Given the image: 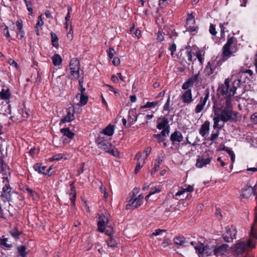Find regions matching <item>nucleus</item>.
Listing matches in <instances>:
<instances>
[{"mask_svg":"<svg viewBox=\"0 0 257 257\" xmlns=\"http://www.w3.org/2000/svg\"><path fill=\"white\" fill-rule=\"evenodd\" d=\"M236 88L233 86L230 88L229 96L226 99L221 98L219 101H217L214 97L212 99L213 103V109L214 112L215 116L213 120V128H221L224 124L219 125V121H222L224 122L229 120H235L236 119L237 112H233L232 106L231 103V96L235 94Z\"/></svg>","mask_w":257,"mask_h":257,"instance_id":"1","label":"nucleus"},{"mask_svg":"<svg viewBox=\"0 0 257 257\" xmlns=\"http://www.w3.org/2000/svg\"><path fill=\"white\" fill-rule=\"evenodd\" d=\"M237 50L236 39L233 37L228 38L226 43L222 48V55L224 57H229Z\"/></svg>","mask_w":257,"mask_h":257,"instance_id":"2","label":"nucleus"},{"mask_svg":"<svg viewBox=\"0 0 257 257\" xmlns=\"http://www.w3.org/2000/svg\"><path fill=\"white\" fill-rule=\"evenodd\" d=\"M5 184L0 190V197L5 202H10L12 200V196L15 192L10 185V180H6Z\"/></svg>","mask_w":257,"mask_h":257,"instance_id":"3","label":"nucleus"},{"mask_svg":"<svg viewBox=\"0 0 257 257\" xmlns=\"http://www.w3.org/2000/svg\"><path fill=\"white\" fill-rule=\"evenodd\" d=\"M144 197L142 194L138 196H128L126 199L127 203L125 205L126 210L134 209L140 207L143 202Z\"/></svg>","mask_w":257,"mask_h":257,"instance_id":"4","label":"nucleus"},{"mask_svg":"<svg viewBox=\"0 0 257 257\" xmlns=\"http://www.w3.org/2000/svg\"><path fill=\"white\" fill-rule=\"evenodd\" d=\"M229 79L227 78L225 79L224 82L223 84L219 86L217 89V95L218 96V99L217 101H219L221 98L226 99L227 97L229 96L230 92V89L229 88Z\"/></svg>","mask_w":257,"mask_h":257,"instance_id":"5","label":"nucleus"},{"mask_svg":"<svg viewBox=\"0 0 257 257\" xmlns=\"http://www.w3.org/2000/svg\"><path fill=\"white\" fill-rule=\"evenodd\" d=\"M70 74L73 78L77 79L79 78L80 62L78 58H72L69 63Z\"/></svg>","mask_w":257,"mask_h":257,"instance_id":"6","label":"nucleus"},{"mask_svg":"<svg viewBox=\"0 0 257 257\" xmlns=\"http://www.w3.org/2000/svg\"><path fill=\"white\" fill-rule=\"evenodd\" d=\"M218 63L215 61H209L205 68V71L208 77H213L218 71Z\"/></svg>","mask_w":257,"mask_h":257,"instance_id":"7","label":"nucleus"},{"mask_svg":"<svg viewBox=\"0 0 257 257\" xmlns=\"http://www.w3.org/2000/svg\"><path fill=\"white\" fill-rule=\"evenodd\" d=\"M209 90L207 89L204 90L203 93L200 97V101L198 104L195 107V112L196 113H198L202 111L209 98Z\"/></svg>","mask_w":257,"mask_h":257,"instance_id":"8","label":"nucleus"},{"mask_svg":"<svg viewBox=\"0 0 257 257\" xmlns=\"http://www.w3.org/2000/svg\"><path fill=\"white\" fill-rule=\"evenodd\" d=\"M200 74L199 71L196 74L189 77L182 85L183 90L191 89L190 87H193L194 84H198V78Z\"/></svg>","mask_w":257,"mask_h":257,"instance_id":"9","label":"nucleus"},{"mask_svg":"<svg viewBox=\"0 0 257 257\" xmlns=\"http://www.w3.org/2000/svg\"><path fill=\"white\" fill-rule=\"evenodd\" d=\"M164 157L165 154L163 151H162L161 152L159 153L157 158L155 160L154 166L150 171L151 176H153L156 172L160 168V165L162 164Z\"/></svg>","mask_w":257,"mask_h":257,"instance_id":"10","label":"nucleus"},{"mask_svg":"<svg viewBox=\"0 0 257 257\" xmlns=\"http://www.w3.org/2000/svg\"><path fill=\"white\" fill-rule=\"evenodd\" d=\"M170 139L173 145H179L183 141V137L180 131H175L171 135Z\"/></svg>","mask_w":257,"mask_h":257,"instance_id":"11","label":"nucleus"},{"mask_svg":"<svg viewBox=\"0 0 257 257\" xmlns=\"http://www.w3.org/2000/svg\"><path fill=\"white\" fill-rule=\"evenodd\" d=\"M236 231L234 227L226 229V231L223 234L224 240L227 242H231L235 238Z\"/></svg>","mask_w":257,"mask_h":257,"instance_id":"12","label":"nucleus"},{"mask_svg":"<svg viewBox=\"0 0 257 257\" xmlns=\"http://www.w3.org/2000/svg\"><path fill=\"white\" fill-rule=\"evenodd\" d=\"M108 220V217L103 214H101L99 216L97 226L99 232H104L105 228V224Z\"/></svg>","mask_w":257,"mask_h":257,"instance_id":"13","label":"nucleus"},{"mask_svg":"<svg viewBox=\"0 0 257 257\" xmlns=\"http://www.w3.org/2000/svg\"><path fill=\"white\" fill-rule=\"evenodd\" d=\"M16 26L17 28V36L19 39H23L25 36V32L23 29V21L21 19H18L16 22Z\"/></svg>","mask_w":257,"mask_h":257,"instance_id":"14","label":"nucleus"},{"mask_svg":"<svg viewBox=\"0 0 257 257\" xmlns=\"http://www.w3.org/2000/svg\"><path fill=\"white\" fill-rule=\"evenodd\" d=\"M229 245L227 244H223L213 249V254L216 256L224 254L228 250Z\"/></svg>","mask_w":257,"mask_h":257,"instance_id":"15","label":"nucleus"},{"mask_svg":"<svg viewBox=\"0 0 257 257\" xmlns=\"http://www.w3.org/2000/svg\"><path fill=\"white\" fill-rule=\"evenodd\" d=\"M181 98L184 103L187 104L191 103L193 101L191 89L186 90L181 95Z\"/></svg>","mask_w":257,"mask_h":257,"instance_id":"16","label":"nucleus"},{"mask_svg":"<svg viewBox=\"0 0 257 257\" xmlns=\"http://www.w3.org/2000/svg\"><path fill=\"white\" fill-rule=\"evenodd\" d=\"M211 159L210 157L204 158L203 157L198 156V159L196 160V167L198 168H202L204 166H206L207 164H210Z\"/></svg>","mask_w":257,"mask_h":257,"instance_id":"17","label":"nucleus"},{"mask_svg":"<svg viewBox=\"0 0 257 257\" xmlns=\"http://www.w3.org/2000/svg\"><path fill=\"white\" fill-rule=\"evenodd\" d=\"M157 128L160 130L164 128H167L168 125L169 120L166 117H159L157 121Z\"/></svg>","mask_w":257,"mask_h":257,"instance_id":"18","label":"nucleus"},{"mask_svg":"<svg viewBox=\"0 0 257 257\" xmlns=\"http://www.w3.org/2000/svg\"><path fill=\"white\" fill-rule=\"evenodd\" d=\"M210 122L206 120L201 126L199 129V134L202 137H205L208 134L209 131Z\"/></svg>","mask_w":257,"mask_h":257,"instance_id":"19","label":"nucleus"},{"mask_svg":"<svg viewBox=\"0 0 257 257\" xmlns=\"http://www.w3.org/2000/svg\"><path fill=\"white\" fill-rule=\"evenodd\" d=\"M74 110H73V112H71L70 109L67 110V114L60 119V122H69L74 120L75 118L74 115Z\"/></svg>","mask_w":257,"mask_h":257,"instance_id":"20","label":"nucleus"},{"mask_svg":"<svg viewBox=\"0 0 257 257\" xmlns=\"http://www.w3.org/2000/svg\"><path fill=\"white\" fill-rule=\"evenodd\" d=\"M231 253L235 257H239L241 254V241L238 240L237 242L232 247Z\"/></svg>","mask_w":257,"mask_h":257,"instance_id":"21","label":"nucleus"},{"mask_svg":"<svg viewBox=\"0 0 257 257\" xmlns=\"http://www.w3.org/2000/svg\"><path fill=\"white\" fill-rule=\"evenodd\" d=\"M114 132V126L113 124H109L101 132L103 135L108 137L112 136Z\"/></svg>","mask_w":257,"mask_h":257,"instance_id":"22","label":"nucleus"},{"mask_svg":"<svg viewBox=\"0 0 257 257\" xmlns=\"http://www.w3.org/2000/svg\"><path fill=\"white\" fill-rule=\"evenodd\" d=\"M60 133L64 136H66L70 139H73L75 136V134L70 130L69 127L61 128L60 130Z\"/></svg>","mask_w":257,"mask_h":257,"instance_id":"23","label":"nucleus"},{"mask_svg":"<svg viewBox=\"0 0 257 257\" xmlns=\"http://www.w3.org/2000/svg\"><path fill=\"white\" fill-rule=\"evenodd\" d=\"M34 170L40 174L45 175L46 166H42V164L36 163L33 166Z\"/></svg>","mask_w":257,"mask_h":257,"instance_id":"24","label":"nucleus"},{"mask_svg":"<svg viewBox=\"0 0 257 257\" xmlns=\"http://www.w3.org/2000/svg\"><path fill=\"white\" fill-rule=\"evenodd\" d=\"M255 246V243L251 239H248L246 243L242 242V252L246 250L248 248H254Z\"/></svg>","mask_w":257,"mask_h":257,"instance_id":"25","label":"nucleus"},{"mask_svg":"<svg viewBox=\"0 0 257 257\" xmlns=\"http://www.w3.org/2000/svg\"><path fill=\"white\" fill-rule=\"evenodd\" d=\"M257 229V218L254 220V223L252 225L249 232V236L255 239H257V233L256 230Z\"/></svg>","mask_w":257,"mask_h":257,"instance_id":"26","label":"nucleus"},{"mask_svg":"<svg viewBox=\"0 0 257 257\" xmlns=\"http://www.w3.org/2000/svg\"><path fill=\"white\" fill-rule=\"evenodd\" d=\"M202 246H203V244L201 243L199 246H195L196 251L197 252L198 254L204 253L206 254L207 255H209V254H208V252L206 251V250L208 248V246L205 245L203 247H202Z\"/></svg>","mask_w":257,"mask_h":257,"instance_id":"27","label":"nucleus"},{"mask_svg":"<svg viewBox=\"0 0 257 257\" xmlns=\"http://www.w3.org/2000/svg\"><path fill=\"white\" fill-rule=\"evenodd\" d=\"M202 51L200 50H198L195 53V56H196L197 59L198 60L200 63V67L201 68L203 67V62L204 61V54H202Z\"/></svg>","mask_w":257,"mask_h":257,"instance_id":"28","label":"nucleus"},{"mask_svg":"<svg viewBox=\"0 0 257 257\" xmlns=\"http://www.w3.org/2000/svg\"><path fill=\"white\" fill-rule=\"evenodd\" d=\"M53 64L54 66H57L61 64L62 59L58 54H55L52 57Z\"/></svg>","mask_w":257,"mask_h":257,"instance_id":"29","label":"nucleus"},{"mask_svg":"<svg viewBox=\"0 0 257 257\" xmlns=\"http://www.w3.org/2000/svg\"><path fill=\"white\" fill-rule=\"evenodd\" d=\"M11 93L9 89H2L0 92V99L7 100L10 98Z\"/></svg>","mask_w":257,"mask_h":257,"instance_id":"30","label":"nucleus"},{"mask_svg":"<svg viewBox=\"0 0 257 257\" xmlns=\"http://www.w3.org/2000/svg\"><path fill=\"white\" fill-rule=\"evenodd\" d=\"M144 164H145V158H142L141 156H140L138 160L137 164L135 169V174H137L138 173L140 169L142 167H143Z\"/></svg>","mask_w":257,"mask_h":257,"instance_id":"31","label":"nucleus"},{"mask_svg":"<svg viewBox=\"0 0 257 257\" xmlns=\"http://www.w3.org/2000/svg\"><path fill=\"white\" fill-rule=\"evenodd\" d=\"M52 45L54 47L58 48L59 47V39L57 35L53 32L51 33Z\"/></svg>","mask_w":257,"mask_h":257,"instance_id":"32","label":"nucleus"},{"mask_svg":"<svg viewBox=\"0 0 257 257\" xmlns=\"http://www.w3.org/2000/svg\"><path fill=\"white\" fill-rule=\"evenodd\" d=\"M80 95V103L81 105H85L88 101V96L87 95H85V93H77L76 95V97L77 98Z\"/></svg>","mask_w":257,"mask_h":257,"instance_id":"33","label":"nucleus"},{"mask_svg":"<svg viewBox=\"0 0 257 257\" xmlns=\"http://www.w3.org/2000/svg\"><path fill=\"white\" fill-rule=\"evenodd\" d=\"M107 245L108 247L114 248L117 247L118 243L115 240L114 237L113 236H111L109 237V239L107 241Z\"/></svg>","mask_w":257,"mask_h":257,"instance_id":"34","label":"nucleus"},{"mask_svg":"<svg viewBox=\"0 0 257 257\" xmlns=\"http://www.w3.org/2000/svg\"><path fill=\"white\" fill-rule=\"evenodd\" d=\"M174 242L176 245L180 246H185V243H186L185 238L183 236L175 237L174 239Z\"/></svg>","mask_w":257,"mask_h":257,"instance_id":"35","label":"nucleus"},{"mask_svg":"<svg viewBox=\"0 0 257 257\" xmlns=\"http://www.w3.org/2000/svg\"><path fill=\"white\" fill-rule=\"evenodd\" d=\"M194 190V188L193 186L189 185L185 189H181V190H179L175 194V196H180L181 195L183 194L185 192H192Z\"/></svg>","mask_w":257,"mask_h":257,"instance_id":"36","label":"nucleus"},{"mask_svg":"<svg viewBox=\"0 0 257 257\" xmlns=\"http://www.w3.org/2000/svg\"><path fill=\"white\" fill-rule=\"evenodd\" d=\"M26 246L25 245H20L17 247L18 252L22 257H26L28 252L26 251Z\"/></svg>","mask_w":257,"mask_h":257,"instance_id":"37","label":"nucleus"},{"mask_svg":"<svg viewBox=\"0 0 257 257\" xmlns=\"http://www.w3.org/2000/svg\"><path fill=\"white\" fill-rule=\"evenodd\" d=\"M253 74V72L252 70L250 69L248 70H244L242 69V78L243 77H245L247 78L248 80H250L251 78H252V76Z\"/></svg>","mask_w":257,"mask_h":257,"instance_id":"38","label":"nucleus"},{"mask_svg":"<svg viewBox=\"0 0 257 257\" xmlns=\"http://www.w3.org/2000/svg\"><path fill=\"white\" fill-rule=\"evenodd\" d=\"M253 192V189L251 187H248L244 189L242 196L244 198L248 197Z\"/></svg>","mask_w":257,"mask_h":257,"instance_id":"39","label":"nucleus"},{"mask_svg":"<svg viewBox=\"0 0 257 257\" xmlns=\"http://www.w3.org/2000/svg\"><path fill=\"white\" fill-rule=\"evenodd\" d=\"M158 101H155L153 102H147L145 105L141 106V109H144L146 108H153L156 107L158 104Z\"/></svg>","mask_w":257,"mask_h":257,"instance_id":"40","label":"nucleus"},{"mask_svg":"<svg viewBox=\"0 0 257 257\" xmlns=\"http://www.w3.org/2000/svg\"><path fill=\"white\" fill-rule=\"evenodd\" d=\"M25 4H26L27 10L29 12V15H31L33 13V9L32 8L33 4L32 2L27 0H24Z\"/></svg>","mask_w":257,"mask_h":257,"instance_id":"41","label":"nucleus"},{"mask_svg":"<svg viewBox=\"0 0 257 257\" xmlns=\"http://www.w3.org/2000/svg\"><path fill=\"white\" fill-rule=\"evenodd\" d=\"M111 144L109 143L107 141L99 145V147L101 150H104L106 152H109V149L111 147Z\"/></svg>","mask_w":257,"mask_h":257,"instance_id":"42","label":"nucleus"},{"mask_svg":"<svg viewBox=\"0 0 257 257\" xmlns=\"http://www.w3.org/2000/svg\"><path fill=\"white\" fill-rule=\"evenodd\" d=\"M7 241L8 238H4L2 239L0 238V243L2 245L8 248H11L12 247V244L8 243Z\"/></svg>","mask_w":257,"mask_h":257,"instance_id":"43","label":"nucleus"},{"mask_svg":"<svg viewBox=\"0 0 257 257\" xmlns=\"http://www.w3.org/2000/svg\"><path fill=\"white\" fill-rule=\"evenodd\" d=\"M23 191L25 192L28 193L31 196L34 197L35 195H37L36 192L33 190L31 189L28 186L23 188Z\"/></svg>","mask_w":257,"mask_h":257,"instance_id":"44","label":"nucleus"},{"mask_svg":"<svg viewBox=\"0 0 257 257\" xmlns=\"http://www.w3.org/2000/svg\"><path fill=\"white\" fill-rule=\"evenodd\" d=\"M108 58L110 60L113 58L114 55L116 54L115 51L112 47H109L108 51H107Z\"/></svg>","mask_w":257,"mask_h":257,"instance_id":"45","label":"nucleus"},{"mask_svg":"<svg viewBox=\"0 0 257 257\" xmlns=\"http://www.w3.org/2000/svg\"><path fill=\"white\" fill-rule=\"evenodd\" d=\"M161 186L160 185H158L157 186H155L154 187H152L151 189V190L150 191V195H153L156 193H159L161 191Z\"/></svg>","mask_w":257,"mask_h":257,"instance_id":"46","label":"nucleus"},{"mask_svg":"<svg viewBox=\"0 0 257 257\" xmlns=\"http://www.w3.org/2000/svg\"><path fill=\"white\" fill-rule=\"evenodd\" d=\"M22 232L19 231L17 228H15L10 231V234L13 237L15 238H19V236L21 234Z\"/></svg>","mask_w":257,"mask_h":257,"instance_id":"47","label":"nucleus"},{"mask_svg":"<svg viewBox=\"0 0 257 257\" xmlns=\"http://www.w3.org/2000/svg\"><path fill=\"white\" fill-rule=\"evenodd\" d=\"M217 128V130L215 132H213L212 133V134L210 136V140H211L212 141H214L218 138L219 134V130L221 128Z\"/></svg>","mask_w":257,"mask_h":257,"instance_id":"48","label":"nucleus"},{"mask_svg":"<svg viewBox=\"0 0 257 257\" xmlns=\"http://www.w3.org/2000/svg\"><path fill=\"white\" fill-rule=\"evenodd\" d=\"M162 130V132L159 134L166 139L167 136L169 135L170 133V126H168L167 128H164Z\"/></svg>","mask_w":257,"mask_h":257,"instance_id":"49","label":"nucleus"},{"mask_svg":"<svg viewBox=\"0 0 257 257\" xmlns=\"http://www.w3.org/2000/svg\"><path fill=\"white\" fill-rule=\"evenodd\" d=\"M186 55H187V58H188V61L189 62H193V64H194V62L195 61H196V58H194L193 60V57H192V50H187L186 51Z\"/></svg>","mask_w":257,"mask_h":257,"instance_id":"50","label":"nucleus"},{"mask_svg":"<svg viewBox=\"0 0 257 257\" xmlns=\"http://www.w3.org/2000/svg\"><path fill=\"white\" fill-rule=\"evenodd\" d=\"M70 200L71 201V206L72 209L75 207V200L76 198V194H69Z\"/></svg>","mask_w":257,"mask_h":257,"instance_id":"51","label":"nucleus"},{"mask_svg":"<svg viewBox=\"0 0 257 257\" xmlns=\"http://www.w3.org/2000/svg\"><path fill=\"white\" fill-rule=\"evenodd\" d=\"M209 33L212 35V36H216L217 32L216 31L215 28V25L211 24L209 26Z\"/></svg>","mask_w":257,"mask_h":257,"instance_id":"52","label":"nucleus"},{"mask_svg":"<svg viewBox=\"0 0 257 257\" xmlns=\"http://www.w3.org/2000/svg\"><path fill=\"white\" fill-rule=\"evenodd\" d=\"M106 141H107L104 137H101V135L98 136L96 138V143L99 146L101 144H103V143H105Z\"/></svg>","mask_w":257,"mask_h":257,"instance_id":"53","label":"nucleus"},{"mask_svg":"<svg viewBox=\"0 0 257 257\" xmlns=\"http://www.w3.org/2000/svg\"><path fill=\"white\" fill-rule=\"evenodd\" d=\"M153 137L157 140L158 143L163 142L166 139L165 137L162 136L160 134H154L153 135Z\"/></svg>","mask_w":257,"mask_h":257,"instance_id":"54","label":"nucleus"},{"mask_svg":"<svg viewBox=\"0 0 257 257\" xmlns=\"http://www.w3.org/2000/svg\"><path fill=\"white\" fill-rule=\"evenodd\" d=\"M195 23V21L194 20V17L192 14H188V17L187 18V24L188 25L189 23H191L192 24H194Z\"/></svg>","mask_w":257,"mask_h":257,"instance_id":"55","label":"nucleus"},{"mask_svg":"<svg viewBox=\"0 0 257 257\" xmlns=\"http://www.w3.org/2000/svg\"><path fill=\"white\" fill-rule=\"evenodd\" d=\"M83 78H80L79 79V90L80 91L81 93H85V88L83 86Z\"/></svg>","mask_w":257,"mask_h":257,"instance_id":"56","label":"nucleus"},{"mask_svg":"<svg viewBox=\"0 0 257 257\" xmlns=\"http://www.w3.org/2000/svg\"><path fill=\"white\" fill-rule=\"evenodd\" d=\"M170 96H169L166 102L163 106V110L165 111H170Z\"/></svg>","mask_w":257,"mask_h":257,"instance_id":"57","label":"nucleus"},{"mask_svg":"<svg viewBox=\"0 0 257 257\" xmlns=\"http://www.w3.org/2000/svg\"><path fill=\"white\" fill-rule=\"evenodd\" d=\"M74 181H72L70 183L69 185L70 187L71 192L69 194H76V189L74 185Z\"/></svg>","mask_w":257,"mask_h":257,"instance_id":"58","label":"nucleus"},{"mask_svg":"<svg viewBox=\"0 0 257 257\" xmlns=\"http://www.w3.org/2000/svg\"><path fill=\"white\" fill-rule=\"evenodd\" d=\"M171 244V243L170 239L168 238H165L164 239L163 242L162 243V246L164 248H165V247H167L168 246H169Z\"/></svg>","mask_w":257,"mask_h":257,"instance_id":"59","label":"nucleus"},{"mask_svg":"<svg viewBox=\"0 0 257 257\" xmlns=\"http://www.w3.org/2000/svg\"><path fill=\"white\" fill-rule=\"evenodd\" d=\"M100 191L101 193L103 194V198L104 199H106L108 197V193L106 192V189L105 187H104L103 185H101L100 188Z\"/></svg>","mask_w":257,"mask_h":257,"instance_id":"60","label":"nucleus"},{"mask_svg":"<svg viewBox=\"0 0 257 257\" xmlns=\"http://www.w3.org/2000/svg\"><path fill=\"white\" fill-rule=\"evenodd\" d=\"M176 45L175 43H173L169 48V50L171 51V54L173 57L174 54V52L176 50Z\"/></svg>","mask_w":257,"mask_h":257,"instance_id":"61","label":"nucleus"},{"mask_svg":"<svg viewBox=\"0 0 257 257\" xmlns=\"http://www.w3.org/2000/svg\"><path fill=\"white\" fill-rule=\"evenodd\" d=\"M106 86L109 88V90L110 91H112L114 93L115 96H117L120 95L118 91H117L113 86L109 85H106Z\"/></svg>","mask_w":257,"mask_h":257,"instance_id":"62","label":"nucleus"},{"mask_svg":"<svg viewBox=\"0 0 257 257\" xmlns=\"http://www.w3.org/2000/svg\"><path fill=\"white\" fill-rule=\"evenodd\" d=\"M120 59L117 57H115L112 61V63L113 65L117 66L120 64Z\"/></svg>","mask_w":257,"mask_h":257,"instance_id":"63","label":"nucleus"},{"mask_svg":"<svg viewBox=\"0 0 257 257\" xmlns=\"http://www.w3.org/2000/svg\"><path fill=\"white\" fill-rule=\"evenodd\" d=\"M198 29V27H195L194 26H189L187 28V30L190 32H197V30Z\"/></svg>","mask_w":257,"mask_h":257,"instance_id":"64","label":"nucleus"}]
</instances>
